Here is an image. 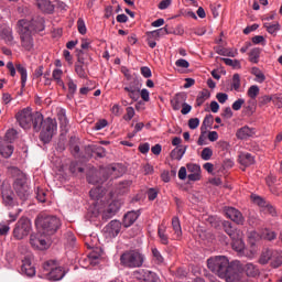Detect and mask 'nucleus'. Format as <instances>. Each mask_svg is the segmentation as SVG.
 I'll use <instances>...</instances> for the list:
<instances>
[{
  "instance_id": "f257e3e1",
  "label": "nucleus",
  "mask_w": 282,
  "mask_h": 282,
  "mask_svg": "<svg viewBox=\"0 0 282 282\" xmlns=\"http://www.w3.org/2000/svg\"><path fill=\"white\" fill-rule=\"evenodd\" d=\"M15 120L22 129H34L36 133H40V140L44 142V144H50L52 142V138H54V133H56V129L58 126L56 123V119L46 118L43 119V113L35 111L32 112V108H24L20 110L15 115Z\"/></svg>"
},
{
  "instance_id": "f03ea898",
  "label": "nucleus",
  "mask_w": 282,
  "mask_h": 282,
  "mask_svg": "<svg viewBox=\"0 0 282 282\" xmlns=\"http://www.w3.org/2000/svg\"><path fill=\"white\" fill-rule=\"evenodd\" d=\"M207 268L220 279H225L226 282L241 281L239 264H237V262L230 263L226 256H216L214 258H209L207 260Z\"/></svg>"
},
{
  "instance_id": "7ed1b4c3",
  "label": "nucleus",
  "mask_w": 282,
  "mask_h": 282,
  "mask_svg": "<svg viewBox=\"0 0 282 282\" xmlns=\"http://www.w3.org/2000/svg\"><path fill=\"white\" fill-rule=\"evenodd\" d=\"M10 174L12 177H17L14 183H13V188L18 195V197L22 200L25 202L28 200V197H30V185L28 184V176L19 170V167H10L9 169Z\"/></svg>"
},
{
  "instance_id": "20e7f679",
  "label": "nucleus",
  "mask_w": 282,
  "mask_h": 282,
  "mask_svg": "<svg viewBox=\"0 0 282 282\" xmlns=\"http://www.w3.org/2000/svg\"><path fill=\"white\" fill-rule=\"evenodd\" d=\"M35 226L37 228H41L43 235L52 236L58 231V228H61L62 223L61 218L56 216L40 215L35 219Z\"/></svg>"
},
{
  "instance_id": "39448f33",
  "label": "nucleus",
  "mask_w": 282,
  "mask_h": 282,
  "mask_svg": "<svg viewBox=\"0 0 282 282\" xmlns=\"http://www.w3.org/2000/svg\"><path fill=\"white\" fill-rule=\"evenodd\" d=\"M126 77V82H123V91L128 94V98H130L133 102H138L140 100V89H142V84L138 77H132L129 74V70L123 73Z\"/></svg>"
},
{
  "instance_id": "423d86ee",
  "label": "nucleus",
  "mask_w": 282,
  "mask_h": 282,
  "mask_svg": "<svg viewBox=\"0 0 282 282\" xmlns=\"http://www.w3.org/2000/svg\"><path fill=\"white\" fill-rule=\"evenodd\" d=\"M17 28H18V33L20 35L22 47L26 52H32V50H34V37H32V34L34 33L30 32L29 30L30 23H28V20L22 19L18 21Z\"/></svg>"
},
{
  "instance_id": "0eeeda50",
  "label": "nucleus",
  "mask_w": 282,
  "mask_h": 282,
  "mask_svg": "<svg viewBox=\"0 0 282 282\" xmlns=\"http://www.w3.org/2000/svg\"><path fill=\"white\" fill-rule=\"evenodd\" d=\"M120 263L123 268H142L144 265V254L138 250H129L120 256Z\"/></svg>"
},
{
  "instance_id": "6e6552de",
  "label": "nucleus",
  "mask_w": 282,
  "mask_h": 282,
  "mask_svg": "<svg viewBox=\"0 0 282 282\" xmlns=\"http://www.w3.org/2000/svg\"><path fill=\"white\" fill-rule=\"evenodd\" d=\"M43 270L45 273L46 279L48 281H61L64 279L67 271L63 267H58L55 260H48L43 263Z\"/></svg>"
},
{
  "instance_id": "1a4fd4ad",
  "label": "nucleus",
  "mask_w": 282,
  "mask_h": 282,
  "mask_svg": "<svg viewBox=\"0 0 282 282\" xmlns=\"http://www.w3.org/2000/svg\"><path fill=\"white\" fill-rule=\"evenodd\" d=\"M1 197L2 203L4 206H8V208H15V206H19V202L14 197V191H12V185H10V182L3 181L1 184Z\"/></svg>"
},
{
  "instance_id": "9d476101",
  "label": "nucleus",
  "mask_w": 282,
  "mask_h": 282,
  "mask_svg": "<svg viewBox=\"0 0 282 282\" xmlns=\"http://www.w3.org/2000/svg\"><path fill=\"white\" fill-rule=\"evenodd\" d=\"M32 231V221L29 218L22 217L15 224L13 229L14 239L21 240L25 239L28 235Z\"/></svg>"
},
{
  "instance_id": "9b49d317",
  "label": "nucleus",
  "mask_w": 282,
  "mask_h": 282,
  "mask_svg": "<svg viewBox=\"0 0 282 282\" xmlns=\"http://www.w3.org/2000/svg\"><path fill=\"white\" fill-rule=\"evenodd\" d=\"M7 69L10 72V76L14 77L17 76V72L21 75V87L22 89L25 87V84L28 83V68L23 66V64H14L12 62L7 63Z\"/></svg>"
},
{
  "instance_id": "f8f14e48",
  "label": "nucleus",
  "mask_w": 282,
  "mask_h": 282,
  "mask_svg": "<svg viewBox=\"0 0 282 282\" xmlns=\"http://www.w3.org/2000/svg\"><path fill=\"white\" fill-rule=\"evenodd\" d=\"M226 217L237 224L238 226H243L246 218H243V214L239 212V209L235 207H227L225 209Z\"/></svg>"
},
{
  "instance_id": "ddd939ff",
  "label": "nucleus",
  "mask_w": 282,
  "mask_h": 282,
  "mask_svg": "<svg viewBox=\"0 0 282 282\" xmlns=\"http://www.w3.org/2000/svg\"><path fill=\"white\" fill-rule=\"evenodd\" d=\"M26 22L29 23V32L33 34H36V32H43V30H45V19L41 17L26 20Z\"/></svg>"
},
{
  "instance_id": "4468645a",
  "label": "nucleus",
  "mask_w": 282,
  "mask_h": 282,
  "mask_svg": "<svg viewBox=\"0 0 282 282\" xmlns=\"http://www.w3.org/2000/svg\"><path fill=\"white\" fill-rule=\"evenodd\" d=\"M118 210H120V202L115 200L108 205L106 210H104L101 219L104 221H109V219L115 217V215H116V213H118Z\"/></svg>"
},
{
  "instance_id": "2eb2a0df",
  "label": "nucleus",
  "mask_w": 282,
  "mask_h": 282,
  "mask_svg": "<svg viewBox=\"0 0 282 282\" xmlns=\"http://www.w3.org/2000/svg\"><path fill=\"white\" fill-rule=\"evenodd\" d=\"M21 272L22 274H25V276L30 278L36 275V268L32 265V259H30V257H25L22 260Z\"/></svg>"
},
{
  "instance_id": "dca6fc26",
  "label": "nucleus",
  "mask_w": 282,
  "mask_h": 282,
  "mask_svg": "<svg viewBox=\"0 0 282 282\" xmlns=\"http://www.w3.org/2000/svg\"><path fill=\"white\" fill-rule=\"evenodd\" d=\"M188 95L186 93H178L176 94L173 99L171 100V106L174 111H180L183 105L186 102Z\"/></svg>"
},
{
  "instance_id": "f3484780",
  "label": "nucleus",
  "mask_w": 282,
  "mask_h": 282,
  "mask_svg": "<svg viewBox=\"0 0 282 282\" xmlns=\"http://www.w3.org/2000/svg\"><path fill=\"white\" fill-rule=\"evenodd\" d=\"M140 215H142V212H140V209L128 212L123 216L124 228H129V227L133 226V224H135V221H138V218L140 217Z\"/></svg>"
},
{
  "instance_id": "a211bd4d",
  "label": "nucleus",
  "mask_w": 282,
  "mask_h": 282,
  "mask_svg": "<svg viewBox=\"0 0 282 282\" xmlns=\"http://www.w3.org/2000/svg\"><path fill=\"white\" fill-rule=\"evenodd\" d=\"M13 153H14V147L12 145V143L0 138V155H2V158L8 159V158H12Z\"/></svg>"
},
{
  "instance_id": "6ab92c4d",
  "label": "nucleus",
  "mask_w": 282,
  "mask_h": 282,
  "mask_svg": "<svg viewBox=\"0 0 282 282\" xmlns=\"http://www.w3.org/2000/svg\"><path fill=\"white\" fill-rule=\"evenodd\" d=\"M120 230H122V223L120 220H111L106 226V232H108L109 237H118Z\"/></svg>"
},
{
  "instance_id": "aec40b11",
  "label": "nucleus",
  "mask_w": 282,
  "mask_h": 282,
  "mask_svg": "<svg viewBox=\"0 0 282 282\" xmlns=\"http://www.w3.org/2000/svg\"><path fill=\"white\" fill-rule=\"evenodd\" d=\"M257 133L254 128H250L248 126H245L237 130L236 137L238 140H248V138H253V135Z\"/></svg>"
},
{
  "instance_id": "412c9836",
  "label": "nucleus",
  "mask_w": 282,
  "mask_h": 282,
  "mask_svg": "<svg viewBox=\"0 0 282 282\" xmlns=\"http://www.w3.org/2000/svg\"><path fill=\"white\" fill-rule=\"evenodd\" d=\"M104 251L101 248L96 247L93 251L88 253V261L90 265H98L100 259H102Z\"/></svg>"
},
{
  "instance_id": "4be33fe9",
  "label": "nucleus",
  "mask_w": 282,
  "mask_h": 282,
  "mask_svg": "<svg viewBox=\"0 0 282 282\" xmlns=\"http://www.w3.org/2000/svg\"><path fill=\"white\" fill-rule=\"evenodd\" d=\"M223 230L230 237V239H237L239 235H241V231L237 230V228L232 226V223L228 220L223 221Z\"/></svg>"
},
{
  "instance_id": "5701e85b",
  "label": "nucleus",
  "mask_w": 282,
  "mask_h": 282,
  "mask_svg": "<svg viewBox=\"0 0 282 282\" xmlns=\"http://www.w3.org/2000/svg\"><path fill=\"white\" fill-rule=\"evenodd\" d=\"M231 240L232 250H235L236 252H238V254H240V257H242L243 251L246 250V243L243 242V239H241V234L238 235L237 238H231Z\"/></svg>"
},
{
  "instance_id": "b1692460",
  "label": "nucleus",
  "mask_w": 282,
  "mask_h": 282,
  "mask_svg": "<svg viewBox=\"0 0 282 282\" xmlns=\"http://www.w3.org/2000/svg\"><path fill=\"white\" fill-rule=\"evenodd\" d=\"M57 120L59 121V127L62 131L67 133L69 131V120H67V115L65 113V109L58 110Z\"/></svg>"
},
{
  "instance_id": "393cba45",
  "label": "nucleus",
  "mask_w": 282,
  "mask_h": 282,
  "mask_svg": "<svg viewBox=\"0 0 282 282\" xmlns=\"http://www.w3.org/2000/svg\"><path fill=\"white\" fill-rule=\"evenodd\" d=\"M238 162L241 164V166L247 169L248 166H252V164H254V156H252L250 153L242 152L239 154Z\"/></svg>"
},
{
  "instance_id": "a878e982",
  "label": "nucleus",
  "mask_w": 282,
  "mask_h": 282,
  "mask_svg": "<svg viewBox=\"0 0 282 282\" xmlns=\"http://www.w3.org/2000/svg\"><path fill=\"white\" fill-rule=\"evenodd\" d=\"M36 6L39 10L46 14H52V12H54V6L50 0H36Z\"/></svg>"
},
{
  "instance_id": "bb28decb",
  "label": "nucleus",
  "mask_w": 282,
  "mask_h": 282,
  "mask_svg": "<svg viewBox=\"0 0 282 282\" xmlns=\"http://www.w3.org/2000/svg\"><path fill=\"white\" fill-rule=\"evenodd\" d=\"M148 33L154 37V41H160L162 36H166V34H173V31H170L169 25H165L164 28L150 31Z\"/></svg>"
},
{
  "instance_id": "cd10ccee",
  "label": "nucleus",
  "mask_w": 282,
  "mask_h": 282,
  "mask_svg": "<svg viewBox=\"0 0 282 282\" xmlns=\"http://www.w3.org/2000/svg\"><path fill=\"white\" fill-rule=\"evenodd\" d=\"M188 149V145H180L176 147L174 150L171 152V158L172 160H182L184 158V154L186 153V150Z\"/></svg>"
},
{
  "instance_id": "c85d7f7f",
  "label": "nucleus",
  "mask_w": 282,
  "mask_h": 282,
  "mask_svg": "<svg viewBox=\"0 0 282 282\" xmlns=\"http://www.w3.org/2000/svg\"><path fill=\"white\" fill-rule=\"evenodd\" d=\"M0 37L7 45H12V41H14V36L12 35V30L10 28H3L0 31Z\"/></svg>"
},
{
  "instance_id": "c756f323",
  "label": "nucleus",
  "mask_w": 282,
  "mask_h": 282,
  "mask_svg": "<svg viewBox=\"0 0 282 282\" xmlns=\"http://www.w3.org/2000/svg\"><path fill=\"white\" fill-rule=\"evenodd\" d=\"M270 263H271L272 268H281V265H282V251L273 250Z\"/></svg>"
},
{
  "instance_id": "7c9ffc66",
  "label": "nucleus",
  "mask_w": 282,
  "mask_h": 282,
  "mask_svg": "<svg viewBox=\"0 0 282 282\" xmlns=\"http://www.w3.org/2000/svg\"><path fill=\"white\" fill-rule=\"evenodd\" d=\"M69 171L73 175H78V173H85V165L83 162L73 161L69 165Z\"/></svg>"
},
{
  "instance_id": "2f4dec72",
  "label": "nucleus",
  "mask_w": 282,
  "mask_h": 282,
  "mask_svg": "<svg viewBox=\"0 0 282 282\" xmlns=\"http://www.w3.org/2000/svg\"><path fill=\"white\" fill-rule=\"evenodd\" d=\"M208 98H210V91L208 89H203L199 91L196 98L197 107H202V105H204Z\"/></svg>"
},
{
  "instance_id": "473e14b6",
  "label": "nucleus",
  "mask_w": 282,
  "mask_h": 282,
  "mask_svg": "<svg viewBox=\"0 0 282 282\" xmlns=\"http://www.w3.org/2000/svg\"><path fill=\"white\" fill-rule=\"evenodd\" d=\"M216 54H219V56H229L230 58H235L237 56V51H232L230 48L217 46Z\"/></svg>"
},
{
  "instance_id": "72a5a7b5",
  "label": "nucleus",
  "mask_w": 282,
  "mask_h": 282,
  "mask_svg": "<svg viewBox=\"0 0 282 282\" xmlns=\"http://www.w3.org/2000/svg\"><path fill=\"white\" fill-rule=\"evenodd\" d=\"M274 252V250L272 249H267L264 251H262L260 259H259V263H261V265H265L268 264V262L272 261V253Z\"/></svg>"
},
{
  "instance_id": "f704fd0d",
  "label": "nucleus",
  "mask_w": 282,
  "mask_h": 282,
  "mask_svg": "<svg viewBox=\"0 0 282 282\" xmlns=\"http://www.w3.org/2000/svg\"><path fill=\"white\" fill-rule=\"evenodd\" d=\"M89 196L98 202V199H102V197H105V189H102V187L100 186L91 188L89 192Z\"/></svg>"
},
{
  "instance_id": "c9c22d12",
  "label": "nucleus",
  "mask_w": 282,
  "mask_h": 282,
  "mask_svg": "<svg viewBox=\"0 0 282 282\" xmlns=\"http://www.w3.org/2000/svg\"><path fill=\"white\" fill-rule=\"evenodd\" d=\"M158 236H159L160 241L163 246H169V235H166V227L165 226H159Z\"/></svg>"
},
{
  "instance_id": "e433bc0d",
  "label": "nucleus",
  "mask_w": 282,
  "mask_h": 282,
  "mask_svg": "<svg viewBox=\"0 0 282 282\" xmlns=\"http://www.w3.org/2000/svg\"><path fill=\"white\" fill-rule=\"evenodd\" d=\"M213 122H215V119L213 118V115H207L203 120L200 131L203 133H208V127H213Z\"/></svg>"
},
{
  "instance_id": "4c0bfd02",
  "label": "nucleus",
  "mask_w": 282,
  "mask_h": 282,
  "mask_svg": "<svg viewBox=\"0 0 282 282\" xmlns=\"http://www.w3.org/2000/svg\"><path fill=\"white\" fill-rule=\"evenodd\" d=\"M245 272L247 276H251V278L259 276V269L252 263L246 264Z\"/></svg>"
},
{
  "instance_id": "58836bf2",
  "label": "nucleus",
  "mask_w": 282,
  "mask_h": 282,
  "mask_svg": "<svg viewBox=\"0 0 282 282\" xmlns=\"http://www.w3.org/2000/svg\"><path fill=\"white\" fill-rule=\"evenodd\" d=\"M260 237L261 239H265L267 241H274V239H276V232L270 229H263L260 232Z\"/></svg>"
},
{
  "instance_id": "ea45409f",
  "label": "nucleus",
  "mask_w": 282,
  "mask_h": 282,
  "mask_svg": "<svg viewBox=\"0 0 282 282\" xmlns=\"http://www.w3.org/2000/svg\"><path fill=\"white\" fill-rule=\"evenodd\" d=\"M251 74L256 76V83H265V74L259 67H252Z\"/></svg>"
},
{
  "instance_id": "a19ab883",
  "label": "nucleus",
  "mask_w": 282,
  "mask_h": 282,
  "mask_svg": "<svg viewBox=\"0 0 282 282\" xmlns=\"http://www.w3.org/2000/svg\"><path fill=\"white\" fill-rule=\"evenodd\" d=\"M172 228H173L176 237H182V225H181L180 218L177 216H174L172 218Z\"/></svg>"
},
{
  "instance_id": "79ce46f5",
  "label": "nucleus",
  "mask_w": 282,
  "mask_h": 282,
  "mask_svg": "<svg viewBox=\"0 0 282 282\" xmlns=\"http://www.w3.org/2000/svg\"><path fill=\"white\" fill-rule=\"evenodd\" d=\"M260 56H261V48L259 47L252 48L249 53L250 63H254V64L259 63Z\"/></svg>"
},
{
  "instance_id": "37998d69",
  "label": "nucleus",
  "mask_w": 282,
  "mask_h": 282,
  "mask_svg": "<svg viewBox=\"0 0 282 282\" xmlns=\"http://www.w3.org/2000/svg\"><path fill=\"white\" fill-rule=\"evenodd\" d=\"M152 256H153V261L156 263V265H162L164 263V257H162V253L158 248L152 249Z\"/></svg>"
},
{
  "instance_id": "c03bdc74",
  "label": "nucleus",
  "mask_w": 282,
  "mask_h": 282,
  "mask_svg": "<svg viewBox=\"0 0 282 282\" xmlns=\"http://www.w3.org/2000/svg\"><path fill=\"white\" fill-rule=\"evenodd\" d=\"M63 69L61 68H55L53 70V74H52V78L53 80H55L57 83V85H59V87H63Z\"/></svg>"
},
{
  "instance_id": "a18cd8bd",
  "label": "nucleus",
  "mask_w": 282,
  "mask_h": 282,
  "mask_svg": "<svg viewBox=\"0 0 282 282\" xmlns=\"http://www.w3.org/2000/svg\"><path fill=\"white\" fill-rule=\"evenodd\" d=\"M17 135H19V132H17L15 129H10L7 131L4 139L7 142H9V144H12V142H14V140L17 139Z\"/></svg>"
},
{
  "instance_id": "49530a36",
  "label": "nucleus",
  "mask_w": 282,
  "mask_h": 282,
  "mask_svg": "<svg viewBox=\"0 0 282 282\" xmlns=\"http://www.w3.org/2000/svg\"><path fill=\"white\" fill-rule=\"evenodd\" d=\"M143 282H160V276H158V273L147 270Z\"/></svg>"
},
{
  "instance_id": "de8ad7c7",
  "label": "nucleus",
  "mask_w": 282,
  "mask_h": 282,
  "mask_svg": "<svg viewBox=\"0 0 282 282\" xmlns=\"http://www.w3.org/2000/svg\"><path fill=\"white\" fill-rule=\"evenodd\" d=\"M87 151H94V155L97 158H105L107 151L102 147L95 145L94 148H88Z\"/></svg>"
},
{
  "instance_id": "09e8293b",
  "label": "nucleus",
  "mask_w": 282,
  "mask_h": 282,
  "mask_svg": "<svg viewBox=\"0 0 282 282\" xmlns=\"http://www.w3.org/2000/svg\"><path fill=\"white\" fill-rule=\"evenodd\" d=\"M263 28H265V30H267V32H269V34H276V32H279V30H281V25L279 24V22H276L275 24L264 23Z\"/></svg>"
},
{
  "instance_id": "8fccbe9b",
  "label": "nucleus",
  "mask_w": 282,
  "mask_h": 282,
  "mask_svg": "<svg viewBox=\"0 0 282 282\" xmlns=\"http://www.w3.org/2000/svg\"><path fill=\"white\" fill-rule=\"evenodd\" d=\"M231 87L235 89V91H239L241 87V76L237 73L232 76Z\"/></svg>"
},
{
  "instance_id": "3c124183",
  "label": "nucleus",
  "mask_w": 282,
  "mask_h": 282,
  "mask_svg": "<svg viewBox=\"0 0 282 282\" xmlns=\"http://www.w3.org/2000/svg\"><path fill=\"white\" fill-rule=\"evenodd\" d=\"M259 86L257 85H252L248 91H247V96H249V98H251L252 100L257 99V96H259Z\"/></svg>"
},
{
  "instance_id": "603ef678",
  "label": "nucleus",
  "mask_w": 282,
  "mask_h": 282,
  "mask_svg": "<svg viewBox=\"0 0 282 282\" xmlns=\"http://www.w3.org/2000/svg\"><path fill=\"white\" fill-rule=\"evenodd\" d=\"M132 276H134V279H137V281L144 282V279L147 276V270H144V269L135 270V271H133Z\"/></svg>"
},
{
  "instance_id": "864d4df0",
  "label": "nucleus",
  "mask_w": 282,
  "mask_h": 282,
  "mask_svg": "<svg viewBox=\"0 0 282 282\" xmlns=\"http://www.w3.org/2000/svg\"><path fill=\"white\" fill-rule=\"evenodd\" d=\"M19 215H21V208H19V206H15L13 212H9L10 224H12V221H17V219H19Z\"/></svg>"
},
{
  "instance_id": "5fc2aeb1",
  "label": "nucleus",
  "mask_w": 282,
  "mask_h": 282,
  "mask_svg": "<svg viewBox=\"0 0 282 282\" xmlns=\"http://www.w3.org/2000/svg\"><path fill=\"white\" fill-rule=\"evenodd\" d=\"M75 72L79 78H87V72H85V68L83 67V64H75Z\"/></svg>"
},
{
  "instance_id": "6e6d98bb",
  "label": "nucleus",
  "mask_w": 282,
  "mask_h": 282,
  "mask_svg": "<svg viewBox=\"0 0 282 282\" xmlns=\"http://www.w3.org/2000/svg\"><path fill=\"white\" fill-rule=\"evenodd\" d=\"M186 169H187L189 174L202 173V167L198 164H195V163H187Z\"/></svg>"
},
{
  "instance_id": "4d7b16f0",
  "label": "nucleus",
  "mask_w": 282,
  "mask_h": 282,
  "mask_svg": "<svg viewBox=\"0 0 282 282\" xmlns=\"http://www.w3.org/2000/svg\"><path fill=\"white\" fill-rule=\"evenodd\" d=\"M77 30L79 32V34H87V25H85V20H83V18H79L77 20Z\"/></svg>"
},
{
  "instance_id": "13d9d810",
  "label": "nucleus",
  "mask_w": 282,
  "mask_h": 282,
  "mask_svg": "<svg viewBox=\"0 0 282 282\" xmlns=\"http://www.w3.org/2000/svg\"><path fill=\"white\" fill-rule=\"evenodd\" d=\"M202 160L208 161L210 158H213V149L210 148H204L200 153Z\"/></svg>"
},
{
  "instance_id": "bf43d9fd",
  "label": "nucleus",
  "mask_w": 282,
  "mask_h": 282,
  "mask_svg": "<svg viewBox=\"0 0 282 282\" xmlns=\"http://www.w3.org/2000/svg\"><path fill=\"white\" fill-rule=\"evenodd\" d=\"M269 102H272V96L270 95H264L259 98V107H265Z\"/></svg>"
},
{
  "instance_id": "052dcab7",
  "label": "nucleus",
  "mask_w": 282,
  "mask_h": 282,
  "mask_svg": "<svg viewBox=\"0 0 282 282\" xmlns=\"http://www.w3.org/2000/svg\"><path fill=\"white\" fill-rule=\"evenodd\" d=\"M127 113L123 116V120L130 121L133 120V116H135V109L133 107H128L126 109Z\"/></svg>"
},
{
  "instance_id": "680f3d73",
  "label": "nucleus",
  "mask_w": 282,
  "mask_h": 282,
  "mask_svg": "<svg viewBox=\"0 0 282 282\" xmlns=\"http://www.w3.org/2000/svg\"><path fill=\"white\" fill-rule=\"evenodd\" d=\"M46 197H47V194L42 188H37L36 199L43 204L46 202Z\"/></svg>"
},
{
  "instance_id": "e2e57ef3",
  "label": "nucleus",
  "mask_w": 282,
  "mask_h": 282,
  "mask_svg": "<svg viewBox=\"0 0 282 282\" xmlns=\"http://www.w3.org/2000/svg\"><path fill=\"white\" fill-rule=\"evenodd\" d=\"M223 62L229 67H239V65H241L238 59L223 58Z\"/></svg>"
},
{
  "instance_id": "0e129e2a",
  "label": "nucleus",
  "mask_w": 282,
  "mask_h": 282,
  "mask_svg": "<svg viewBox=\"0 0 282 282\" xmlns=\"http://www.w3.org/2000/svg\"><path fill=\"white\" fill-rule=\"evenodd\" d=\"M140 96L144 102H149V100H151L149 90L147 88H143L139 91V98Z\"/></svg>"
},
{
  "instance_id": "69168bd1",
  "label": "nucleus",
  "mask_w": 282,
  "mask_h": 282,
  "mask_svg": "<svg viewBox=\"0 0 282 282\" xmlns=\"http://www.w3.org/2000/svg\"><path fill=\"white\" fill-rule=\"evenodd\" d=\"M272 102L275 105L278 109H282V96L281 95H273Z\"/></svg>"
},
{
  "instance_id": "338daca9",
  "label": "nucleus",
  "mask_w": 282,
  "mask_h": 282,
  "mask_svg": "<svg viewBox=\"0 0 282 282\" xmlns=\"http://www.w3.org/2000/svg\"><path fill=\"white\" fill-rule=\"evenodd\" d=\"M176 67H182L183 69H188L191 67V64L188 61L181 58L175 62Z\"/></svg>"
},
{
  "instance_id": "774afa93",
  "label": "nucleus",
  "mask_w": 282,
  "mask_h": 282,
  "mask_svg": "<svg viewBox=\"0 0 282 282\" xmlns=\"http://www.w3.org/2000/svg\"><path fill=\"white\" fill-rule=\"evenodd\" d=\"M197 127H199V118H191L188 120V128L195 130Z\"/></svg>"
}]
</instances>
